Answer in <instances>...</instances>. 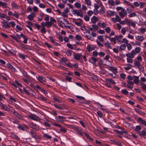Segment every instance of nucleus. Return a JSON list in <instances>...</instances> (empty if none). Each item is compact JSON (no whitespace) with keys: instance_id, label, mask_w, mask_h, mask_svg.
Masks as SVG:
<instances>
[{"instance_id":"nucleus-1","label":"nucleus","mask_w":146,"mask_h":146,"mask_svg":"<svg viewBox=\"0 0 146 146\" xmlns=\"http://www.w3.org/2000/svg\"><path fill=\"white\" fill-rule=\"evenodd\" d=\"M29 133L32 138L37 139H40V136L36 135V131L34 130L33 129L31 130Z\"/></svg>"},{"instance_id":"nucleus-2","label":"nucleus","mask_w":146,"mask_h":146,"mask_svg":"<svg viewBox=\"0 0 146 146\" xmlns=\"http://www.w3.org/2000/svg\"><path fill=\"white\" fill-rule=\"evenodd\" d=\"M72 13L73 14H76L78 16H80L81 17H83V15L82 12H80V11L78 10L74 9L72 11Z\"/></svg>"},{"instance_id":"nucleus-3","label":"nucleus","mask_w":146,"mask_h":146,"mask_svg":"<svg viewBox=\"0 0 146 146\" xmlns=\"http://www.w3.org/2000/svg\"><path fill=\"white\" fill-rule=\"evenodd\" d=\"M29 117L30 118L36 121H39L40 120V118L34 114H31V115H29Z\"/></svg>"},{"instance_id":"nucleus-4","label":"nucleus","mask_w":146,"mask_h":146,"mask_svg":"<svg viewBox=\"0 0 146 146\" xmlns=\"http://www.w3.org/2000/svg\"><path fill=\"white\" fill-rule=\"evenodd\" d=\"M3 21L1 22L2 24V28L4 29L6 28H10L11 27L8 24H5V20H3Z\"/></svg>"},{"instance_id":"nucleus-5","label":"nucleus","mask_w":146,"mask_h":146,"mask_svg":"<svg viewBox=\"0 0 146 146\" xmlns=\"http://www.w3.org/2000/svg\"><path fill=\"white\" fill-rule=\"evenodd\" d=\"M13 113L19 119H23V117L20 114L18 113V112L15 110H14L13 112Z\"/></svg>"},{"instance_id":"nucleus-6","label":"nucleus","mask_w":146,"mask_h":146,"mask_svg":"<svg viewBox=\"0 0 146 146\" xmlns=\"http://www.w3.org/2000/svg\"><path fill=\"white\" fill-rule=\"evenodd\" d=\"M58 118H57L56 119L57 121L62 122L64 121V119H65L66 118L65 117L60 115H58Z\"/></svg>"},{"instance_id":"nucleus-7","label":"nucleus","mask_w":146,"mask_h":146,"mask_svg":"<svg viewBox=\"0 0 146 146\" xmlns=\"http://www.w3.org/2000/svg\"><path fill=\"white\" fill-rule=\"evenodd\" d=\"M137 134L141 137H144L146 135V132L144 130L137 131Z\"/></svg>"},{"instance_id":"nucleus-8","label":"nucleus","mask_w":146,"mask_h":146,"mask_svg":"<svg viewBox=\"0 0 146 146\" xmlns=\"http://www.w3.org/2000/svg\"><path fill=\"white\" fill-rule=\"evenodd\" d=\"M82 56V54L80 53L76 54L74 55V58L75 60H79Z\"/></svg>"},{"instance_id":"nucleus-9","label":"nucleus","mask_w":146,"mask_h":146,"mask_svg":"<svg viewBox=\"0 0 146 146\" xmlns=\"http://www.w3.org/2000/svg\"><path fill=\"white\" fill-rule=\"evenodd\" d=\"M137 121L139 122H140L142 125L146 126V121H144L140 117L138 118Z\"/></svg>"},{"instance_id":"nucleus-10","label":"nucleus","mask_w":146,"mask_h":146,"mask_svg":"<svg viewBox=\"0 0 146 146\" xmlns=\"http://www.w3.org/2000/svg\"><path fill=\"white\" fill-rule=\"evenodd\" d=\"M18 128L19 129L25 131V129L27 128V126L25 125H22L21 124H19L18 125Z\"/></svg>"},{"instance_id":"nucleus-11","label":"nucleus","mask_w":146,"mask_h":146,"mask_svg":"<svg viewBox=\"0 0 146 146\" xmlns=\"http://www.w3.org/2000/svg\"><path fill=\"white\" fill-rule=\"evenodd\" d=\"M38 98L42 102H46V101L47 100V99L42 95L38 96Z\"/></svg>"},{"instance_id":"nucleus-12","label":"nucleus","mask_w":146,"mask_h":146,"mask_svg":"<svg viewBox=\"0 0 146 146\" xmlns=\"http://www.w3.org/2000/svg\"><path fill=\"white\" fill-rule=\"evenodd\" d=\"M50 41L53 43L54 45H55L56 46H59L60 45V44H59L56 42L54 40L53 38L51 36H50Z\"/></svg>"},{"instance_id":"nucleus-13","label":"nucleus","mask_w":146,"mask_h":146,"mask_svg":"<svg viewBox=\"0 0 146 146\" xmlns=\"http://www.w3.org/2000/svg\"><path fill=\"white\" fill-rule=\"evenodd\" d=\"M91 20L92 22L93 23L95 24L98 20V19L96 17L94 16L91 18Z\"/></svg>"},{"instance_id":"nucleus-14","label":"nucleus","mask_w":146,"mask_h":146,"mask_svg":"<svg viewBox=\"0 0 146 146\" xmlns=\"http://www.w3.org/2000/svg\"><path fill=\"white\" fill-rule=\"evenodd\" d=\"M63 52L65 53L67 56H70L72 55V51L70 50H68L66 52V50H65Z\"/></svg>"},{"instance_id":"nucleus-15","label":"nucleus","mask_w":146,"mask_h":146,"mask_svg":"<svg viewBox=\"0 0 146 146\" xmlns=\"http://www.w3.org/2000/svg\"><path fill=\"white\" fill-rule=\"evenodd\" d=\"M7 67L9 68L13 72H15V68L10 64H7Z\"/></svg>"},{"instance_id":"nucleus-16","label":"nucleus","mask_w":146,"mask_h":146,"mask_svg":"<svg viewBox=\"0 0 146 146\" xmlns=\"http://www.w3.org/2000/svg\"><path fill=\"white\" fill-rule=\"evenodd\" d=\"M107 13L110 16H113L115 14V12L109 10L107 11Z\"/></svg>"},{"instance_id":"nucleus-17","label":"nucleus","mask_w":146,"mask_h":146,"mask_svg":"<svg viewBox=\"0 0 146 146\" xmlns=\"http://www.w3.org/2000/svg\"><path fill=\"white\" fill-rule=\"evenodd\" d=\"M104 45L107 48H109L111 49H112V47L108 41L104 43Z\"/></svg>"},{"instance_id":"nucleus-18","label":"nucleus","mask_w":146,"mask_h":146,"mask_svg":"<svg viewBox=\"0 0 146 146\" xmlns=\"http://www.w3.org/2000/svg\"><path fill=\"white\" fill-rule=\"evenodd\" d=\"M137 67H138L139 70L140 71L142 72L144 70V68L140 65V63L138 62H137Z\"/></svg>"},{"instance_id":"nucleus-19","label":"nucleus","mask_w":146,"mask_h":146,"mask_svg":"<svg viewBox=\"0 0 146 146\" xmlns=\"http://www.w3.org/2000/svg\"><path fill=\"white\" fill-rule=\"evenodd\" d=\"M38 79L39 81L42 83H43V82H42V81H45V79L44 78L40 76H39L38 77Z\"/></svg>"},{"instance_id":"nucleus-20","label":"nucleus","mask_w":146,"mask_h":146,"mask_svg":"<svg viewBox=\"0 0 146 146\" xmlns=\"http://www.w3.org/2000/svg\"><path fill=\"white\" fill-rule=\"evenodd\" d=\"M76 131L79 134L81 135H82L83 134V132L79 128L76 129Z\"/></svg>"},{"instance_id":"nucleus-21","label":"nucleus","mask_w":146,"mask_h":146,"mask_svg":"<svg viewBox=\"0 0 146 146\" xmlns=\"http://www.w3.org/2000/svg\"><path fill=\"white\" fill-rule=\"evenodd\" d=\"M46 26L47 27H51L52 23L50 21L46 22Z\"/></svg>"},{"instance_id":"nucleus-22","label":"nucleus","mask_w":146,"mask_h":146,"mask_svg":"<svg viewBox=\"0 0 146 146\" xmlns=\"http://www.w3.org/2000/svg\"><path fill=\"white\" fill-rule=\"evenodd\" d=\"M105 8L104 7H101L99 11L100 13V14H104L105 13Z\"/></svg>"},{"instance_id":"nucleus-23","label":"nucleus","mask_w":146,"mask_h":146,"mask_svg":"<svg viewBox=\"0 0 146 146\" xmlns=\"http://www.w3.org/2000/svg\"><path fill=\"white\" fill-rule=\"evenodd\" d=\"M108 4L110 5H111L112 6H114L115 3L114 1L113 0H109L108 1Z\"/></svg>"},{"instance_id":"nucleus-24","label":"nucleus","mask_w":146,"mask_h":146,"mask_svg":"<svg viewBox=\"0 0 146 146\" xmlns=\"http://www.w3.org/2000/svg\"><path fill=\"white\" fill-rule=\"evenodd\" d=\"M43 135L44 137H46L47 139H51L52 138L51 136L48 135L46 133H44Z\"/></svg>"},{"instance_id":"nucleus-25","label":"nucleus","mask_w":146,"mask_h":146,"mask_svg":"<svg viewBox=\"0 0 146 146\" xmlns=\"http://www.w3.org/2000/svg\"><path fill=\"white\" fill-rule=\"evenodd\" d=\"M75 38L76 40L79 41L80 40H81L82 39L81 36L80 35L78 34L76 35Z\"/></svg>"},{"instance_id":"nucleus-26","label":"nucleus","mask_w":146,"mask_h":146,"mask_svg":"<svg viewBox=\"0 0 146 146\" xmlns=\"http://www.w3.org/2000/svg\"><path fill=\"white\" fill-rule=\"evenodd\" d=\"M19 57L22 58L24 60L25 59V57L27 56L25 54H19L18 55Z\"/></svg>"},{"instance_id":"nucleus-27","label":"nucleus","mask_w":146,"mask_h":146,"mask_svg":"<svg viewBox=\"0 0 146 146\" xmlns=\"http://www.w3.org/2000/svg\"><path fill=\"white\" fill-rule=\"evenodd\" d=\"M28 87L25 88L23 87V89L25 92L28 95H30V92L28 91Z\"/></svg>"},{"instance_id":"nucleus-28","label":"nucleus","mask_w":146,"mask_h":146,"mask_svg":"<svg viewBox=\"0 0 146 146\" xmlns=\"http://www.w3.org/2000/svg\"><path fill=\"white\" fill-rule=\"evenodd\" d=\"M11 5L13 7L15 8V9H18L19 8L18 6L15 3H12L11 4Z\"/></svg>"},{"instance_id":"nucleus-29","label":"nucleus","mask_w":146,"mask_h":146,"mask_svg":"<svg viewBox=\"0 0 146 146\" xmlns=\"http://www.w3.org/2000/svg\"><path fill=\"white\" fill-rule=\"evenodd\" d=\"M74 6L76 7L79 8L81 7V5L80 3L78 2H76L74 4Z\"/></svg>"},{"instance_id":"nucleus-30","label":"nucleus","mask_w":146,"mask_h":146,"mask_svg":"<svg viewBox=\"0 0 146 146\" xmlns=\"http://www.w3.org/2000/svg\"><path fill=\"white\" fill-rule=\"evenodd\" d=\"M121 92L123 94L125 95H127L128 94V92L125 89H123L121 90Z\"/></svg>"},{"instance_id":"nucleus-31","label":"nucleus","mask_w":146,"mask_h":146,"mask_svg":"<svg viewBox=\"0 0 146 146\" xmlns=\"http://www.w3.org/2000/svg\"><path fill=\"white\" fill-rule=\"evenodd\" d=\"M92 60L93 61L94 63H96V62L98 61V58H96L94 57H92L91 58Z\"/></svg>"},{"instance_id":"nucleus-32","label":"nucleus","mask_w":146,"mask_h":146,"mask_svg":"<svg viewBox=\"0 0 146 146\" xmlns=\"http://www.w3.org/2000/svg\"><path fill=\"white\" fill-rule=\"evenodd\" d=\"M137 53V47L135 49V51L133 50L131 52V54H132L134 56Z\"/></svg>"},{"instance_id":"nucleus-33","label":"nucleus","mask_w":146,"mask_h":146,"mask_svg":"<svg viewBox=\"0 0 146 146\" xmlns=\"http://www.w3.org/2000/svg\"><path fill=\"white\" fill-rule=\"evenodd\" d=\"M110 40L111 41V42H113V44H116V40H115V38H110Z\"/></svg>"},{"instance_id":"nucleus-34","label":"nucleus","mask_w":146,"mask_h":146,"mask_svg":"<svg viewBox=\"0 0 146 146\" xmlns=\"http://www.w3.org/2000/svg\"><path fill=\"white\" fill-rule=\"evenodd\" d=\"M75 97L80 100H85V98L82 96H75Z\"/></svg>"},{"instance_id":"nucleus-35","label":"nucleus","mask_w":146,"mask_h":146,"mask_svg":"<svg viewBox=\"0 0 146 146\" xmlns=\"http://www.w3.org/2000/svg\"><path fill=\"white\" fill-rule=\"evenodd\" d=\"M92 27L94 29H95L96 30H98V27L96 25H92Z\"/></svg>"},{"instance_id":"nucleus-36","label":"nucleus","mask_w":146,"mask_h":146,"mask_svg":"<svg viewBox=\"0 0 146 146\" xmlns=\"http://www.w3.org/2000/svg\"><path fill=\"white\" fill-rule=\"evenodd\" d=\"M126 56L128 57L133 58L134 56L131 53L126 54Z\"/></svg>"},{"instance_id":"nucleus-37","label":"nucleus","mask_w":146,"mask_h":146,"mask_svg":"<svg viewBox=\"0 0 146 146\" xmlns=\"http://www.w3.org/2000/svg\"><path fill=\"white\" fill-rule=\"evenodd\" d=\"M139 31L141 33H143L145 31V28H141L139 29Z\"/></svg>"},{"instance_id":"nucleus-38","label":"nucleus","mask_w":146,"mask_h":146,"mask_svg":"<svg viewBox=\"0 0 146 146\" xmlns=\"http://www.w3.org/2000/svg\"><path fill=\"white\" fill-rule=\"evenodd\" d=\"M85 135H86V137L89 139L90 141H92L93 140V139L90 137V136L87 133H85Z\"/></svg>"},{"instance_id":"nucleus-39","label":"nucleus","mask_w":146,"mask_h":146,"mask_svg":"<svg viewBox=\"0 0 146 146\" xmlns=\"http://www.w3.org/2000/svg\"><path fill=\"white\" fill-rule=\"evenodd\" d=\"M10 36L11 38H12L14 40H15L17 42H19V40H18V39L16 37L14 36L13 35H10Z\"/></svg>"},{"instance_id":"nucleus-40","label":"nucleus","mask_w":146,"mask_h":146,"mask_svg":"<svg viewBox=\"0 0 146 146\" xmlns=\"http://www.w3.org/2000/svg\"><path fill=\"white\" fill-rule=\"evenodd\" d=\"M34 125V126L33 129L36 130H38L39 129V126L38 125L36 124Z\"/></svg>"},{"instance_id":"nucleus-41","label":"nucleus","mask_w":146,"mask_h":146,"mask_svg":"<svg viewBox=\"0 0 146 146\" xmlns=\"http://www.w3.org/2000/svg\"><path fill=\"white\" fill-rule=\"evenodd\" d=\"M137 113L141 115H144L145 113L142 111L141 110L137 109Z\"/></svg>"},{"instance_id":"nucleus-42","label":"nucleus","mask_w":146,"mask_h":146,"mask_svg":"<svg viewBox=\"0 0 146 146\" xmlns=\"http://www.w3.org/2000/svg\"><path fill=\"white\" fill-rule=\"evenodd\" d=\"M97 113L98 116L100 117H103V115L101 111H98Z\"/></svg>"},{"instance_id":"nucleus-43","label":"nucleus","mask_w":146,"mask_h":146,"mask_svg":"<svg viewBox=\"0 0 146 146\" xmlns=\"http://www.w3.org/2000/svg\"><path fill=\"white\" fill-rule=\"evenodd\" d=\"M110 68L112 70L114 71L115 73H116L117 72V69L115 67L113 66H111Z\"/></svg>"},{"instance_id":"nucleus-44","label":"nucleus","mask_w":146,"mask_h":146,"mask_svg":"<svg viewBox=\"0 0 146 146\" xmlns=\"http://www.w3.org/2000/svg\"><path fill=\"white\" fill-rule=\"evenodd\" d=\"M84 18L85 20L87 21H89L90 19V17L87 15H85Z\"/></svg>"},{"instance_id":"nucleus-45","label":"nucleus","mask_w":146,"mask_h":146,"mask_svg":"<svg viewBox=\"0 0 146 146\" xmlns=\"http://www.w3.org/2000/svg\"><path fill=\"white\" fill-rule=\"evenodd\" d=\"M137 38V40H139L140 41H142L144 39L143 37L141 36H138Z\"/></svg>"},{"instance_id":"nucleus-46","label":"nucleus","mask_w":146,"mask_h":146,"mask_svg":"<svg viewBox=\"0 0 146 146\" xmlns=\"http://www.w3.org/2000/svg\"><path fill=\"white\" fill-rule=\"evenodd\" d=\"M61 62H67L68 61V59L66 58H65L64 57H62V58H61Z\"/></svg>"},{"instance_id":"nucleus-47","label":"nucleus","mask_w":146,"mask_h":146,"mask_svg":"<svg viewBox=\"0 0 146 146\" xmlns=\"http://www.w3.org/2000/svg\"><path fill=\"white\" fill-rule=\"evenodd\" d=\"M116 20L117 21L120 22L121 21V18L119 17L117 15V14H116Z\"/></svg>"},{"instance_id":"nucleus-48","label":"nucleus","mask_w":146,"mask_h":146,"mask_svg":"<svg viewBox=\"0 0 146 146\" xmlns=\"http://www.w3.org/2000/svg\"><path fill=\"white\" fill-rule=\"evenodd\" d=\"M142 88L145 90H146V85L143 83L141 84Z\"/></svg>"},{"instance_id":"nucleus-49","label":"nucleus","mask_w":146,"mask_h":146,"mask_svg":"<svg viewBox=\"0 0 146 146\" xmlns=\"http://www.w3.org/2000/svg\"><path fill=\"white\" fill-rule=\"evenodd\" d=\"M106 31L108 33H109L111 31V29L110 27H106L105 29Z\"/></svg>"},{"instance_id":"nucleus-50","label":"nucleus","mask_w":146,"mask_h":146,"mask_svg":"<svg viewBox=\"0 0 146 146\" xmlns=\"http://www.w3.org/2000/svg\"><path fill=\"white\" fill-rule=\"evenodd\" d=\"M126 47L125 44H122L121 45L120 49L121 50H124L125 48Z\"/></svg>"},{"instance_id":"nucleus-51","label":"nucleus","mask_w":146,"mask_h":146,"mask_svg":"<svg viewBox=\"0 0 146 146\" xmlns=\"http://www.w3.org/2000/svg\"><path fill=\"white\" fill-rule=\"evenodd\" d=\"M33 17V16H32L31 15H29L27 17V18L29 20L31 21L33 19V17Z\"/></svg>"},{"instance_id":"nucleus-52","label":"nucleus","mask_w":146,"mask_h":146,"mask_svg":"<svg viewBox=\"0 0 146 146\" xmlns=\"http://www.w3.org/2000/svg\"><path fill=\"white\" fill-rule=\"evenodd\" d=\"M114 131L117 133L121 135H122V131H120L117 129H115L114 130Z\"/></svg>"},{"instance_id":"nucleus-53","label":"nucleus","mask_w":146,"mask_h":146,"mask_svg":"<svg viewBox=\"0 0 146 146\" xmlns=\"http://www.w3.org/2000/svg\"><path fill=\"white\" fill-rule=\"evenodd\" d=\"M50 22L52 23H56V21L55 20L53 17H50Z\"/></svg>"},{"instance_id":"nucleus-54","label":"nucleus","mask_w":146,"mask_h":146,"mask_svg":"<svg viewBox=\"0 0 146 146\" xmlns=\"http://www.w3.org/2000/svg\"><path fill=\"white\" fill-rule=\"evenodd\" d=\"M86 49L89 52L91 51V47L90 45L88 44L87 45Z\"/></svg>"},{"instance_id":"nucleus-55","label":"nucleus","mask_w":146,"mask_h":146,"mask_svg":"<svg viewBox=\"0 0 146 146\" xmlns=\"http://www.w3.org/2000/svg\"><path fill=\"white\" fill-rule=\"evenodd\" d=\"M98 38L101 41H103L104 40L103 37L101 36H98Z\"/></svg>"},{"instance_id":"nucleus-56","label":"nucleus","mask_w":146,"mask_h":146,"mask_svg":"<svg viewBox=\"0 0 146 146\" xmlns=\"http://www.w3.org/2000/svg\"><path fill=\"white\" fill-rule=\"evenodd\" d=\"M120 76L122 79L124 80L125 79L126 75L124 74H120Z\"/></svg>"},{"instance_id":"nucleus-57","label":"nucleus","mask_w":146,"mask_h":146,"mask_svg":"<svg viewBox=\"0 0 146 146\" xmlns=\"http://www.w3.org/2000/svg\"><path fill=\"white\" fill-rule=\"evenodd\" d=\"M58 6L60 8L62 9L64 7V5L62 4H59L58 5Z\"/></svg>"},{"instance_id":"nucleus-58","label":"nucleus","mask_w":146,"mask_h":146,"mask_svg":"<svg viewBox=\"0 0 146 146\" xmlns=\"http://www.w3.org/2000/svg\"><path fill=\"white\" fill-rule=\"evenodd\" d=\"M123 37V36L122 35H120L119 36L116 35L115 36V37L116 38L117 40H118V39L119 38H122Z\"/></svg>"},{"instance_id":"nucleus-59","label":"nucleus","mask_w":146,"mask_h":146,"mask_svg":"<svg viewBox=\"0 0 146 146\" xmlns=\"http://www.w3.org/2000/svg\"><path fill=\"white\" fill-rule=\"evenodd\" d=\"M67 46L70 48L71 49H74L73 47L72 46V45L71 44L68 43L67 44Z\"/></svg>"},{"instance_id":"nucleus-60","label":"nucleus","mask_w":146,"mask_h":146,"mask_svg":"<svg viewBox=\"0 0 146 146\" xmlns=\"http://www.w3.org/2000/svg\"><path fill=\"white\" fill-rule=\"evenodd\" d=\"M1 3V5L3 7H4V8H6V4L5 3H3L1 1V2L0 3Z\"/></svg>"},{"instance_id":"nucleus-61","label":"nucleus","mask_w":146,"mask_h":146,"mask_svg":"<svg viewBox=\"0 0 146 146\" xmlns=\"http://www.w3.org/2000/svg\"><path fill=\"white\" fill-rule=\"evenodd\" d=\"M41 33H45L46 32V29L44 27L42 28L41 30Z\"/></svg>"},{"instance_id":"nucleus-62","label":"nucleus","mask_w":146,"mask_h":146,"mask_svg":"<svg viewBox=\"0 0 146 146\" xmlns=\"http://www.w3.org/2000/svg\"><path fill=\"white\" fill-rule=\"evenodd\" d=\"M93 13V11L91 10H90L87 12V14L88 15L90 16H92Z\"/></svg>"},{"instance_id":"nucleus-63","label":"nucleus","mask_w":146,"mask_h":146,"mask_svg":"<svg viewBox=\"0 0 146 146\" xmlns=\"http://www.w3.org/2000/svg\"><path fill=\"white\" fill-rule=\"evenodd\" d=\"M126 45L129 50H130L131 49L132 47L131 45L130 44L128 43L126 44Z\"/></svg>"},{"instance_id":"nucleus-64","label":"nucleus","mask_w":146,"mask_h":146,"mask_svg":"<svg viewBox=\"0 0 146 146\" xmlns=\"http://www.w3.org/2000/svg\"><path fill=\"white\" fill-rule=\"evenodd\" d=\"M9 23L11 24L12 26V27H13L15 25V23L13 21H11Z\"/></svg>"}]
</instances>
